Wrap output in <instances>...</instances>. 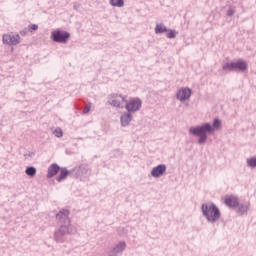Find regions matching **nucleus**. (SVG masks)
<instances>
[{
  "label": "nucleus",
  "instance_id": "obj_1",
  "mask_svg": "<svg viewBox=\"0 0 256 256\" xmlns=\"http://www.w3.org/2000/svg\"><path fill=\"white\" fill-rule=\"evenodd\" d=\"M219 127H221V120L215 118L212 125L210 123H204L201 126L191 127L189 133L190 135H194V137H199L198 143L199 145H203L207 141V133H213Z\"/></svg>",
  "mask_w": 256,
  "mask_h": 256
},
{
  "label": "nucleus",
  "instance_id": "obj_2",
  "mask_svg": "<svg viewBox=\"0 0 256 256\" xmlns=\"http://www.w3.org/2000/svg\"><path fill=\"white\" fill-rule=\"evenodd\" d=\"M201 212L208 223H217L221 219V210L213 202L203 203Z\"/></svg>",
  "mask_w": 256,
  "mask_h": 256
},
{
  "label": "nucleus",
  "instance_id": "obj_3",
  "mask_svg": "<svg viewBox=\"0 0 256 256\" xmlns=\"http://www.w3.org/2000/svg\"><path fill=\"white\" fill-rule=\"evenodd\" d=\"M77 228H73L67 225H60L58 229L54 231V241L56 243H65L68 235H75Z\"/></svg>",
  "mask_w": 256,
  "mask_h": 256
},
{
  "label": "nucleus",
  "instance_id": "obj_4",
  "mask_svg": "<svg viewBox=\"0 0 256 256\" xmlns=\"http://www.w3.org/2000/svg\"><path fill=\"white\" fill-rule=\"evenodd\" d=\"M224 71H247V62L244 60H237L236 62H227L222 66Z\"/></svg>",
  "mask_w": 256,
  "mask_h": 256
},
{
  "label": "nucleus",
  "instance_id": "obj_5",
  "mask_svg": "<svg viewBox=\"0 0 256 256\" xmlns=\"http://www.w3.org/2000/svg\"><path fill=\"white\" fill-rule=\"evenodd\" d=\"M109 105L112 107H116V109H124L125 104L127 103V96H123L121 94H111L108 99Z\"/></svg>",
  "mask_w": 256,
  "mask_h": 256
},
{
  "label": "nucleus",
  "instance_id": "obj_6",
  "mask_svg": "<svg viewBox=\"0 0 256 256\" xmlns=\"http://www.w3.org/2000/svg\"><path fill=\"white\" fill-rule=\"evenodd\" d=\"M50 38L54 43H67L71 38V34L65 30H54L51 32Z\"/></svg>",
  "mask_w": 256,
  "mask_h": 256
},
{
  "label": "nucleus",
  "instance_id": "obj_7",
  "mask_svg": "<svg viewBox=\"0 0 256 256\" xmlns=\"http://www.w3.org/2000/svg\"><path fill=\"white\" fill-rule=\"evenodd\" d=\"M143 106V101H141V98H130L129 101L126 100L125 102V109L129 113H137V111L141 110V107Z\"/></svg>",
  "mask_w": 256,
  "mask_h": 256
},
{
  "label": "nucleus",
  "instance_id": "obj_8",
  "mask_svg": "<svg viewBox=\"0 0 256 256\" xmlns=\"http://www.w3.org/2000/svg\"><path fill=\"white\" fill-rule=\"evenodd\" d=\"M70 211L68 209H61L56 214V221L58 225H67V227H71V218H69Z\"/></svg>",
  "mask_w": 256,
  "mask_h": 256
},
{
  "label": "nucleus",
  "instance_id": "obj_9",
  "mask_svg": "<svg viewBox=\"0 0 256 256\" xmlns=\"http://www.w3.org/2000/svg\"><path fill=\"white\" fill-rule=\"evenodd\" d=\"M4 45H19L21 43V36L19 34H4L2 36Z\"/></svg>",
  "mask_w": 256,
  "mask_h": 256
},
{
  "label": "nucleus",
  "instance_id": "obj_10",
  "mask_svg": "<svg viewBox=\"0 0 256 256\" xmlns=\"http://www.w3.org/2000/svg\"><path fill=\"white\" fill-rule=\"evenodd\" d=\"M126 249H127V243H125V241H120L111 249V251L108 253V256L123 255V251H125Z\"/></svg>",
  "mask_w": 256,
  "mask_h": 256
},
{
  "label": "nucleus",
  "instance_id": "obj_11",
  "mask_svg": "<svg viewBox=\"0 0 256 256\" xmlns=\"http://www.w3.org/2000/svg\"><path fill=\"white\" fill-rule=\"evenodd\" d=\"M167 172V165L159 164L151 170V176L155 179H159V177H163Z\"/></svg>",
  "mask_w": 256,
  "mask_h": 256
},
{
  "label": "nucleus",
  "instance_id": "obj_12",
  "mask_svg": "<svg viewBox=\"0 0 256 256\" xmlns=\"http://www.w3.org/2000/svg\"><path fill=\"white\" fill-rule=\"evenodd\" d=\"M192 90L189 87H185L182 89H179L176 93V98L179 101H187V99L191 98Z\"/></svg>",
  "mask_w": 256,
  "mask_h": 256
},
{
  "label": "nucleus",
  "instance_id": "obj_13",
  "mask_svg": "<svg viewBox=\"0 0 256 256\" xmlns=\"http://www.w3.org/2000/svg\"><path fill=\"white\" fill-rule=\"evenodd\" d=\"M250 207L251 203H249V201L238 202L236 213L243 217V215H247Z\"/></svg>",
  "mask_w": 256,
  "mask_h": 256
},
{
  "label": "nucleus",
  "instance_id": "obj_14",
  "mask_svg": "<svg viewBox=\"0 0 256 256\" xmlns=\"http://www.w3.org/2000/svg\"><path fill=\"white\" fill-rule=\"evenodd\" d=\"M131 121H133L132 112L127 111L120 116V123L123 127H129V125H131Z\"/></svg>",
  "mask_w": 256,
  "mask_h": 256
},
{
  "label": "nucleus",
  "instance_id": "obj_15",
  "mask_svg": "<svg viewBox=\"0 0 256 256\" xmlns=\"http://www.w3.org/2000/svg\"><path fill=\"white\" fill-rule=\"evenodd\" d=\"M224 203L227 207H230V209H237V205H239V198L234 195L227 196Z\"/></svg>",
  "mask_w": 256,
  "mask_h": 256
},
{
  "label": "nucleus",
  "instance_id": "obj_16",
  "mask_svg": "<svg viewBox=\"0 0 256 256\" xmlns=\"http://www.w3.org/2000/svg\"><path fill=\"white\" fill-rule=\"evenodd\" d=\"M61 167L57 164H51L48 167V172H47V179H52V177H55V175H57V173H59Z\"/></svg>",
  "mask_w": 256,
  "mask_h": 256
},
{
  "label": "nucleus",
  "instance_id": "obj_17",
  "mask_svg": "<svg viewBox=\"0 0 256 256\" xmlns=\"http://www.w3.org/2000/svg\"><path fill=\"white\" fill-rule=\"evenodd\" d=\"M59 171H60V174L56 178V181L58 183H61V181H65V179H67V177H69V175L71 174V172L69 170H67V168H65V167L60 168Z\"/></svg>",
  "mask_w": 256,
  "mask_h": 256
},
{
  "label": "nucleus",
  "instance_id": "obj_18",
  "mask_svg": "<svg viewBox=\"0 0 256 256\" xmlns=\"http://www.w3.org/2000/svg\"><path fill=\"white\" fill-rule=\"evenodd\" d=\"M167 28L165 26V24L163 23H160V24H156V27H155V33L156 35H161L163 33H167Z\"/></svg>",
  "mask_w": 256,
  "mask_h": 256
},
{
  "label": "nucleus",
  "instance_id": "obj_19",
  "mask_svg": "<svg viewBox=\"0 0 256 256\" xmlns=\"http://www.w3.org/2000/svg\"><path fill=\"white\" fill-rule=\"evenodd\" d=\"M25 173L28 175V177H35V175H37V168L28 166L25 170Z\"/></svg>",
  "mask_w": 256,
  "mask_h": 256
},
{
  "label": "nucleus",
  "instance_id": "obj_20",
  "mask_svg": "<svg viewBox=\"0 0 256 256\" xmlns=\"http://www.w3.org/2000/svg\"><path fill=\"white\" fill-rule=\"evenodd\" d=\"M110 5H112V7H124L125 1L124 0H110Z\"/></svg>",
  "mask_w": 256,
  "mask_h": 256
},
{
  "label": "nucleus",
  "instance_id": "obj_21",
  "mask_svg": "<svg viewBox=\"0 0 256 256\" xmlns=\"http://www.w3.org/2000/svg\"><path fill=\"white\" fill-rule=\"evenodd\" d=\"M247 167H251V169H255L256 167V157L248 158L246 160Z\"/></svg>",
  "mask_w": 256,
  "mask_h": 256
},
{
  "label": "nucleus",
  "instance_id": "obj_22",
  "mask_svg": "<svg viewBox=\"0 0 256 256\" xmlns=\"http://www.w3.org/2000/svg\"><path fill=\"white\" fill-rule=\"evenodd\" d=\"M236 9L233 6H230L226 12L227 17H233L235 15Z\"/></svg>",
  "mask_w": 256,
  "mask_h": 256
},
{
  "label": "nucleus",
  "instance_id": "obj_23",
  "mask_svg": "<svg viewBox=\"0 0 256 256\" xmlns=\"http://www.w3.org/2000/svg\"><path fill=\"white\" fill-rule=\"evenodd\" d=\"M78 172L82 175H87V173H89V168L86 166H80Z\"/></svg>",
  "mask_w": 256,
  "mask_h": 256
},
{
  "label": "nucleus",
  "instance_id": "obj_24",
  "mask_svg": "<svg viewBox=\"0 0 256 256\" xmlns=\"http://www.w3.org/2000/svg\"><path fill=\"white\" fill-rule=\"evenodd\" d=\"M168 39H175L177 37V32L175 30H169V33L166 35Z\"/></svg>",
  "mask_w": 256,
  "mask_h": 256
},
{
  "label": "nucleus",
  "instance_id": "obj_25",
  "mask_svg": "<svg viewBox=\"0 0 256 256\" xmlns=\"http://www.w3.org/2000/svg\"><path fill=\"white\" fill-rule=\"evenodd\" d=\"M54 135L55 137H63V130H61V128H56L54 130Z\"/></svg>",
  "mask_w": 256,
  "mask_h": 256
},
{
  "label": "nucleus",
  "instance_id": "obj_26",
  "mask_svg": "<svg viewBox=\"0 0 256 256\" xmlns=\"http://www.w3.org/2000/svg\"><path fill=\"white\" fill-rule=\"evenodd\" d=\"M89 111H91V104H87L85 106V108L83 109L82 113H83V115H87V113H89Z\"/></svg>",
  "mask_w": 256,
  "mask_h": 256
},
{
  "label": "nucleus",
  "instance_id": "obj_27",
  "mask_svg": "<svg viewBox=\"0 0 256 256\" xmlns=\"http://www.w3.org/2000/svg\"><path fill=\"white\" fill-rule=\"evenodd\" d=\"M29 29H30L31 31H37V30L39 29V26H38L37 24H31V25L29 26Z\"/></svg>",
  "mask_w": 256,
  "mask_h": 256
},
{
  "label": "nucleus",
  "instance_id": "obj_28",
  "mask_svg": "<svg viewBox=\"0 0 256 256\" xmlns=\"http://www.w3.org/2000/svg\"><path fill=\"white\" fill-rule=\"evenodd\" d=\"M28 155L29 157H35V152H30Z\"/></svg>",
  "mask_w": 256,
  "mask_h": 256
},
{
  "label": "nucleus",
  "instance_id": "obj_29",
  "mask_svg": "<svg viewBox=\"0 0 256 256\" xmlns=\"http://www.w3.org/2000/svg\"><path fill=\"white\" fill-rule=\"evenodd\" d=\"M74 9H79V4H74Z\"/></svg>",
  "mask_w": 256,
  "mask_h": 256
}]
</instances>
